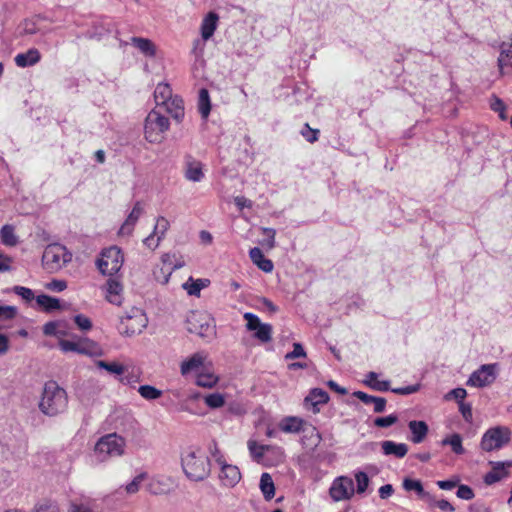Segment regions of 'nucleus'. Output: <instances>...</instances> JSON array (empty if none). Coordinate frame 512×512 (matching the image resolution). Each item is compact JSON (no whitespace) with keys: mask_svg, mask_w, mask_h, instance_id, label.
I'll return each mask as SVG.
<instances>
[{"mask_svg":"<svg viewBox=\"0 0 512 512\" xmlns=\"http://www.w3.org/2000/svg\"><path fill=\"white\" fill-rule=\"evenodd\" d=\"M498 364H484L474 371L467 381V385L482 388L492 384L496 379Z\"/></svg>","mask_w":512,"mask_h":512,"instance_id":"1a4fd4ad","label":"nucleus"},{"mask_svg":"<svg viewBox=\"0 0 512 512\" xmlns=\"http://www.w3.org/2000/svg\"><path fill=\"white\" fill-rule=\"evenodd\" d=\"M0 237L4 245L15 246L18 243V238L12 225H4L0 230Z\"/></svg>","mask_w":512,"mask_h":512,"instance_id":"a19ab883","label":"nucleus"},{"mask_svg":"<svg viewBox=\"0 0 512 512\" xmlns=\"http://www.w3.org/2000/svg\"><path fill=\"white\" fill-rule=\"evenodd\" d=\"M408 428L411 432L410 440L415 444L423 442L429 430L426 422L417 420L410 421L408 423Z\"/></svg>","mask_w":512,"mask_h":512,"instance_id":"b1692460","label":"nucleus"},{"mask_svg":"<svg viewBox=\"0 0 512 512\" xmlns=\"http://www.w3.org/2000/svg\"><path fill=\"white\" fill-rule=\"evenodd\" d=\"M186 323L187 330L190 333L199 335L200 337L209 336L214 331V327L212 326V319L210 315L206 312H190L187 316Z\"/></svg>","mask_w":512,"mask_h":512,"instance_id":"6e6552de","label":"nucleus"},{"mask_svg":"<svg viewBox=\"0 0 512 512\" xmlns=\"http://www.w3.org/2000/svg\"><path fill=\"white\" fill-rule=\"evenodd\" d=\"M304 421L301 418L289 416L279 422V428L285 433H298L302 430Z\"/></svg>","mask_w":512,"mask_h":512,"instance_id":"c756f323","label":"nucleus"},{"mask_svg":"<svg viewBox=\"0 0 512 512\" xmlns=\"http://www.w3.org/2000/svg\"><path fill=\"white\" fill-rule=\"evenodd\" d=\"M158 107H164L165 111L178 122L184 117L183 100L177 95L173 96L168 101H165V103H162V105H159Z\"/></svg>","mask_w":512,"mask_h":512,"instance_id":"4be33fe9","label":"nucleus"},{"mask_svg":"<svg viewBox=\"0 0 512 512\" xmlns=\"http://www.w3.org/2000/svg\"><path fill=\"white\" fill-rule=\"evenodd\" d=\"M106 299L114 305H121L123 297H122V291L123 286L122 284L114 278H110L107 280L106 283Z\"/></svg>","mask_w":512,"mask_h":512,"instance_id":"aec40b11","label":"nucleus"},{"mask_svg":"<svg viewBox=\"0 0 512 512\" xmlns=\"http://www.w3.org/2000/svg\"><path fill=\"white\" fill-rule=\"evenodd\" d=\"M68 512H94L92 508L84 503L72 502L69 506Z\"/></svg>","mask_w":512,"mask_h":512,"instance_id":"69168bd1","label":"nucleus"},{"mask_svg":"<svg viewBox=\"0 0 512 512\" xmlns=\"http://www.w3.org/2000/svg\"><path fill=\"white\" fill-rule=\"evenodd\" d=\"M173 97L172 89L168 83H159L154 91V99L157 106L162 105Z\"/></svg>","mask_w":512,"mask_h":512,"instance_id":"72a5a7b5","label":"nucleus"},{"mask_svg":"<svg viewBox=\"0 0 512 512\" xmlns=\"http://www.w3.org/2000/svg\"><path fill=\"white\" fill-rule=\"evenodd\" d=\"M377 374L375 372H369L367 375V379L365 380V384L370 386L372 389L377 391H388L389 390V381H379L376 380Z\"/></svg>","mask_w":512,"mask_h":512,"instance_id":"37998d69","label":"nucleus"},{"mask_svg":"<svg viewBox=\"0 0 512 512\" xmlns=\"http://www.w3.org/2000/svg\"><path fill=\"white\" fill-rule=\"evenodd\" d=\"M121 325L124 333L128 336L139 334L147 326V318L140 309H133L131 314H127L121 319Z\"/></svg>","mask_w":512,"mask_h":512,"instance_id":"9d476101","label":"nucleus"},{"mask_svg":"<svg viewBox=\"0 0 512 512\" xmlns=\"http://www.w3.org/2000/svg\"><path fill=\"white\" fill-rule=\"evenodd\" d=\"M221 472L219 479L222 485L226 487H234L241 479V473L237 466L225 462L219 464Z\"/></svg>","mask_w":512,"mask_h":512,"instance_id":"dca6fc26","label":"nucleus"},{"mask_svg":"<svg viewBox=\"0 0 512 512\" xmlns=\"http://www.w3.org/2000/svg\"><path fill=\"white\" fill-rule=\"evenodd\" d=\"M353 395L367 405L372 404L373 410L376 413H381L385 410V407H386L385 398L368 395L367 393L362 392V391H355L353 393Z\"/></svg>","mask_w":512,"mask_h":512,"instance_id":"bb28decb","label":"nucleus"},{"mask_svg":"<svg viewBox=\"0 0 512 512\" xmlns=\"http://www.w3.org/2000/svg\"><path fill=\"white\" fill-rule=\"evenodd\" d=\"M209 451H210L211 456L215 459V461L218 464L225 462V459H224L216 441H214V440L212 441V443L209 446Z\"/></svg>","mask_w":512,"mask_h":512,"instance_id":"052dcab7","label":"nucleus"},{"mask_svg":"<svg viewBox=\"0 0 512 512\" xmlns=\"http://www.w3.org/2000/svg\"><path fill=\"white\" fill-rule=\"evenodd\" d=\"M170 228V222L164 216H158L153 232L144 239V245L148 248L155 250L165 237L166 232Z\"/></svg>","mask_w":512,"mask_h":512,"instance_id":"4468645a","label":"nucleus"},{"mask_svg":"<svg viewBox=\"0 0 512 512\" xmlns=\"http://www.w3.org/2000/svg\"><path fill=\"white\" fill-rule=\"evenodd\" d=\"M398 421V417L395 414L388 415L386 417H378L374 420V425L377 427H389Z\"/></svg>","mask_w":512,"mask_h":512,"instance_id":"864d4df0","label":"nucleus"},{"mask_svg":"<svg viewBox=\"0 0 512 512\" xmlns=\"http://www.w3.org/2000/svg\"><path fill=\"white\" fill-rule=\"evenodd\" d=\"M41 59V54L36 48H31L25 53H20L15 57V63L18 67L24 68L37 64Z\"/></svg>","mask_w":512,"mask_h":512,"instance_id":"a878e982","label":"nucleus"},{"mask_svg":"<svg viewBox=\"0 0 512 512\" xmlns=\"http://www.w3.org/2000/svg\"><path fill=\"white\" fill-rule=\"evenodd\" d=\"M198 109L202 118L206 119L211 111L210 96L207 89L202 88L199 91Z\"/></svg>","mask_w":512,"mask_h":512,"instance_id":"c9c22d12","label":"nucleus"},{"mask_svg":"<svg viewBox=\"0 0 512 512\" xmlns=\"http://www.w3.org/2000/svg\"><path fill=\"white\" fill-rule=\"evenodd\" d=\"M185 177L192 182H199L204 177L203 164L200 161L189 159L185 165Z\"/></svg>","mask_w":512,"mask_h":512,"instance_id":"393cba45","label":"nucleus"},{"mask_svg":"<svg viewBox=\"0 0 512 512\" xmlns=\"http://www.w3.org/2000/svg\"><path fill=\"white\" fill-rule=\"evenodd\" d=\"M184 265L185 261L182 259V257H180L173 263L172 267L169 268V270L164 274L162 279L156 273L155 277L160 283L167 284L172 272L176 269L182 268Z\"/></svg>","mask_w":512,"mask_h":512,"instance_id":"603ef678","label":"nucleus"},{"mask_svg":"<svg viewBox=\"0 0 512 512\" xmlns=\"http://www.w3.org/2000/svg\"><path fill=\"white\" fill-rule=\"evenodd\" d=\"M169 126V120L165 116L156 110L150 111L144 125L146 140L150 143L160 142L163 138V133L169 129Z\"/></svg>","mask_w":512,"mask_h":512,"instance_id":"39448f33","label":"nucleus"},{"mask_svg":"<svg viewBox=\"0 0 512 512\" xmlns=\"http://www.w3.org/2000/svg\"><path fill=\"white\" fill-rule=\"evenodd\" d=\"M318 134L319 130L310 128L308 124H306L305 128L302 130L303 137L310 143L317 141Z\"/></svg>","mask_w":512,"mask_h":512,"instance_id":"680f3d73","label":"nucleus"},{"mask_svg":"<svg viewBox=\"0 0 512 512\" xmlns=\"http://www.w3.org/2000/svg\"><path fill=\"white\" fill-rule=\"evenodd\" d=\"M33 512H60V508L55 502L46 500L36 504Z\"/></svg>","mask_w":512,"mask_h":512,"instance_id":"3c124183","label":"nucleus"},{"mask_svg":"<svg viewBox=\"0 0 512 512\" xmlns=\"http://www.w3.org/2000/svg\"><path fill=\"white\" fill-rule=\"evenodd\" d=\"M74 321L75 323L77 324V326L81 329V330H90L92 328V322L91 320L82 315V314H79V315H76L74 317Z\"/></svg>","mask_w":512,"mask_h":512,"instance_id":"bf43d9fd","label":"nucleus"},{"mask_svg":"<svg viewBox=\"0 0 512 512\" xmlns=\"http://www.w3.org/2000/svg\"><path fill=\"white\" fill-rule=\"evenodd\" d=\"M43 331L46 335L62 336L64 332L59 329V323L48 322L44 325Z\"/></svg>","mask_w":512,"mask_h":512,"instance_id":"13d9d810","label":"nucleus"},{"mask_svg":"<svg viewBox=\"0 0 512 512\" xmlns=\"http://www.w3.org/2000/svg\"><path fill=\"white\" fill-rule=\"evenodd\" d=\"M217 22H218V15L214 12H210L207 14V16L203 19L201 24V36L203 40L210 39L216 28H217Z\"/></svg>","mask_w":512,"mask_h":512,"instance_id":"cd10ccee","label":"nucleus"},{"mask_svg":"<svg viewBox=\"0 0 512 512\" xmlns=\"http://www.w3.org/2000/svg\"><path fill=\"white\" fill-rule=\"evenodd\" d=\"M204 360L205 356L200 352H197L184 360L180 366V372L182 376H187L192 372H199L200 368L204 364Z\"/></svg>","mask_w":512,"mask_h":512,"instance_id":"412c9836","label":"nucleus"},{"mask_svg":"<svg viewBox=\"0 0 512 512\" xmlns=\"http://www.w3.org/2000/svg\"><path fill=\"white\" fill-rule=\"evenodd\" d=\"M442 445H450L454 453L461 455L464 454L465 450L462 446V438L458 433H453L450 436L444 438L441 442Z\"/></svg>","mask_w":512,"mask_h":512,"instance_id":"ea45409f","label":"nucleus"},{"mask_svg":"<svg viewBox=\"0 0 512 512\" xmlns=\"http://www.w3.org/2000/svg\"><path fill=\"white\" fill-rule=\"evenodd\" d=\"M124 256L117 246H111L104 249L100 258L97 260V267L103 275L112 276L122 267Z\"/></svg>","mask_w":512,"mask_h":512,"instance_id":"423d86ee","label":"nucleus"},{"mask_svg":"<svg viewBox=\"0 0 512 512\" xmlns=\"http://www.w3.org/2000/svg\"><path fill=\"white\" fill-rule=\"evenodd\" d=\"M329 493L334 501L350 499L355 493L353 480L345 476L338 477L333 481Z\"/></svg>","mask_w":512,"mask_h":512,"instance_id":"f8f14e48","label":"nucleus"},{"mask_svg":"<svg viewBox=\"0 0 512 512\" xmlns=\"http://www.w3.org/2000/svg\"><path fill=\"white\" fill-rule=\"evenodd\" d=\"M138 392L146 400H156L162 396V391L151 385L140 386Z\"/></svg>","mask_w":512,"mask_h":512,"instance_id":"a18cd8bd","label":"nucleus"},{"mask_svg":"<svg viewBox=\"0 0 512 512\" xmlns=\"http://www.w3.org/2000/svg\"><path fill=\"white\" fill-rule=\"evenodd\" d=\"M248 449L251 453V456L257 461L260 462L266 451L270 449L268 445H260L255 440L248 441Z\"/></svg>","mask_w":512,"mask_h":512,"instance_id":"79ce46f5","label":"nucleus"},{"mask_svg":"<svg viewBox=\"0 0 512 512\" xmlns=\"http://www.w3.org/2000/svg\"><path fill=\"white\" fill-rule=\"evenodd\" d=\"M403 487L406 491H415L419 497L426 501L432 500L430 493L424 491L422 483L419 480L406 478L403 481Z\"/></svg>","mask_w":512,"mask_h":512,"instance_id":"473e14b6","label":"nucleus"},{"mask_svg":"<svg viewBox=\"0 0 512 512\" xmlns=\"http://www.w3.org/2000/svg\"><path fill=\"white\" fill-rule=\"evenodd\" d=\"M132 44L138 48L143 54L149 57H154L156 54V48L153 42L147 38L133 37L131 39Z\"/></svg>","mask_w":512,"mask_h":512,"instance_id":"2f4dec72","label":"nucleus"},{"mask_svg":"<svg viewBox=\"0 0 512 512\" xmlns=\"http://www.w3.org/2000/svg\"><path fill=\"white\" fill-rule=\"evenodd\" d=\"M205 403L210 408H220L225 404V398L220 393H213L205 397Z\"/></svg>","mask_w":512,"mask_h":512,"instance_id":"8fccbe9b","label":"nucleus"},{"mask_svg":"<svg viewBox=\"0 0 512 512\" xmlns=\"http://www.w3.org/2000/svg\"><path fill=\"white\" fill-rule=\"evenodd\" d=\"M511 438V431L504 426H497L488 429L482 439L481 448L487 452L499 450L507 445Z\"/></svg>","mask_w":512,"mask_h":512,"instance_id":"0eeeda50","label":"nucleus"},{"mask_svg":"<svg viewBox=\"0 0 512 512\" xmlns=\"http://www.w3.org/2000/svg\"><path fill=\"white\" fill-rule=\"evenodd\" d=\"M97 367L106 370L109 374L115 376H123L127 372V368L118 362L97 361Z\"/></svg>","mask_w":512,"mask_h":512,"instance_id":"e433bc0d","label":"nucleus"},{"mask_svg":"<svg viewBox=\"0 0 512 512\" xmlns=\"http://www.w3.org/2000/svg\"><path fill=\"white\" fill-rule=\"evenodd\" d=\"M260 489L266 500H270L275 495V486L269 473H263L260 478Z\"/></svg>","mask_w":512,"mask_h":512,"instance_id":"f704fd0d","label":"nucleus"},{"mask_svg":"<svg viewBox=\"0 0 512 512\" xmlns=\"http://www.w3.org/2000/svg\"><path fill=\"white\" fill-rule=\"evenodd\" d=\"M13 292L26 301H31L34 298V293L30 288L15 286Z\"/></svg>","mask_w":512,"mask_h":512,"instance_id":"6e6d98bb","label":"nucleus"},{"mask_svg":"<svg viewBox=\"0 0 512 512\" xmlns=\"http://www.w3.org/2000/svg\"><path fill=\"white\" fill-rule=\"evenodd\" d=\"M181 465L186 477L196 482L205 480L211 472L209 458L197 447H188L183 451Z\"/></svg>","mask_w":512,"mask_h":512,"instance_id":"f257e3e1","label":"nucleus"},{"mask_svg":"<svg viewBox=\"0 0 512 512\" xmlns=\"http://www.w3.org/2000/svg\"><path fill=\"white\" fill-rule=\"evenodd\" d=\"M67 406L66 391L55 381L46 382L39 402L40 411L49 417H54L63 413Z\"/></svg>","mask_w":512,"mask_h":512,"instance_id":"f03ea898","label":"nucleus"},{"mask_svg":"<svg viewBox=\"0 0 512 512\" xmlns=\"http://www.w3.org/2000/svg\"><path fill=\"white\" fill-rule=\"evenodd\" d=\"M126 440L117 433H109L100 437L94 446V456L98 462H107L112 458L125 454Z\"/></svg>","mask_w":512,"mask_h":512,"instance_id":"7ed1b4c3","label":"nucleus"},{"mask_svg":"<svg viewBox=\"0 0 512 512\" xmlns=\"http://www.w3.org/2000/svg\"><path fill=\"white\" fill-rule=\"evenodd\" d=\"M489 464L491 465L492 470L488 472L484 477V481L488 485L494 484L506 478L509 475V469L512 468V460L504 462L491 461Z\"/></svg>","mask_w":512,"mask_h":512,"instance_id":"2eb2a0df","label":"nucleus"},{"mask_svg":"<svg viewBox=\"0 0 512 512\" xmlns=\"http://www.w3.org/2000/svg\"><path fill=\"white\" fill-rule=\"evenodd\" d=\"M459 410L467 422L472 421V407L469 403L461 402L459 405Z\"/></svg>","mask_w":512,"mask_h":512,"instance_id":"0e129e2a","label":"nucleus"},{"mask_svg":"<svg viewBox=\"0 0 512 512\" xmlns=\"http://www.w3.org/2000/svg\"><path fill=\"white\" fill-rule=\"evenodd\" d=\"M143 211L144 209L141 202H136L132 211L129 213L125 222L121 226L119 233L121 235H130L134 229L135 224L143 214Z\"/></svg>","mask_w":512,"mask_h":512,"instance_id":"6ab92c4d","label":"nucleus"},{"mask_svg":"<svg viewBox=\"0 0 512 512\" xmlns=\"http://www.w3.org/2000/svg\"><path fill=\"white\" fill-rule=\"evenodd\" d=\"M210 284L208 279H193L189 277V279L182 285L183 289L190 296H199L200 291L207 287Z\"/></svg>","mask_w":512,"mask_h":512,"instance_id":"7c9ffc66","label":"nucleus"},{"mask_svg":"<svg viewBox=\"0 0 512 512\" xmlns=\"http://www.w3.org/2000/svg\"><path fill=\"white\" fill-rule=\"evenodd\" d=\"M148 478V474L146 472H141L134 479L125 485L124 489L127 494H135L139 491L142 483Z\"/></svg>","mask_w":512,"mask_h":512,"instance_id":"c03bdc74","label":"nucleus"},{"mask_svg":"<svg viewBox=\"0 0 512 512\" xmlns=\"http://www.w3.org/2000/svg\"><path fill=\"white\" fill-rule=\"evenodd\" d=\"M355 481H356V492L358 494H363L370 483V479L365 472L358 471L355 473Z\"/></svg>","mask_w":512,"mask_h":512,"instance_id":"49530a36","label":"nucleus"},{"mask_svg":"<svg viewBox=\"0 0 512 512\" xmlns=\"http://www.w3.org/2000/svg\"><path fill=\"white\" fill-rule=\"evenodd\" d=\"M498 67L502 75L512 73V44L503 42L499 46Z\"/></svg>","mask_w":512,"mask_h":512,"instance_id":"a211bd4d","label":"nucleus"},{"mask_svg":"<svg viewBox=\"0 0 512 512\" xmlns=\"http://www.w3.org/2000/svg\"><path fill=\"white\" fill-rule=\"evenodd\" d=\"M36 302L39 307L45 311L50 312L60 308V301L57 298L48 295H39L36 297Z\"/></svg>","mask_w":512,"mask_h":512,"instance_id":"4c0bfd02","label":"nucleus"},{"mask_svg":"<svg viewBox=\"0 0 512 512\" xmlns=\"http://www.w3.org/2000/svg\"><path fill=\"white\" fill-rule=\"evenodd\" d=\"M381 448L384 455L396 458H403L408 452V446L405 443H396L391 440L381 442Z\"/></svg>","mask_w":512,"mask_h":512,"instance_id":"5701e85b","label":"nucleus"},{"mask_svg":"<svg viewBox=\"0 0 512 512\" xmlns=\"http://www.w3.org/2000/svg\"><path fill=\"white\" fill-rule=\"evenodd\" d=\"M218 382V377L209 371H201L197 375L196 384L204 388H212Z\"/></svg>","mask_w":512,"mask_h":512,"instance_id":"58836bf2","label":"nucleus"},{"mask_svg":"<svg viewBox=\"0 0 512 512\" xmlns=\"http://www.w3.org/2000/svg\"><path fill=\"white\" fill-rule=\"evenodd\" d=\"M59 347L63 352H76L91 356L101 354L98 345L87 339L83 341L60 340Z\"/></svg>","mask_w":512,"mask_h":512,"instance_id":"ddd939ff","label":"nucleus"},{"mask_svg":"<svg viewBox=\"0 0 512 512\" xmlns=\"http://www.w3.org/2000/svg\"><path fill=\"white\" fill-rule=\"evenodd\" d=\"M17 315V308L14 306H0V319L10 320Z\"/></svg>","mask_w":512,"mask_h":512,"instance_id":"4d7b16f0","label":"nucleus"},{"mask_svg":"<svg viewBox=\"0 0 512 512\" xmlns=\"http://www.w3.org/2000/svg\"><path fill=\"white\" fill-rule=\"evenodd\" d=\"M431 504L436 505L440 510L445 512H453L454 507L447 501V500H439L436 501L432 498V500L429 501Z\"/></svg>","mask_w":512,"mask_h":512,"instance_id":"338daca9","label":"nucleus"},{"mask_svg":"<svg viewBox=\"0 0 512 512\" xmlns=\"http://www.w3.org/2000/svg\"><path fill=\"white\" fill-rule=\"evenodd\" d=\"M490 107L493 111L497 112L501 120L507 119L506 105L497 96H493L490 101Z\"/></svg>","mask_w":512,"mask_h":512,"instance_id":"de8ad7c7","label":"nucleus"},{"mask_svg":"<svg viewBox=\"0 0 512 512\" xmlns=\"http://www.w3.org/2000/svg\"><path fill=\"white\" fill-rule=\"evenodd\" d=\"M246 320V328L249 331H255L254 337L263 343L271 340L272 326L267 323H261L258 316L253 313L247 312L243 315Z\"/></svg>","mask_w":512,"mask_h":512,"instance_id":"9b49d317","label":"nucleus"},{"mask_svg":"<svg viewBox=\"0 0 512 512\" xmlns=\"http://www.w3.org/2000/svg\"><path fill=\"white\" fill-rule=\"evenodd\" d=\"M71 259L72 254L58 243L48 245L42 255L43 266L50 273L61 270Z\"/></svg>","mask_w":512,"mask_h":512,"instance_id":"20e7f679","label":"nucleus"},{"mask_svg":"<svg viewBox=\"0 0 512 512\" xmlns=\"http://www.w3.org/2000/svg\"><path fill=\"white\" fill-rule=\"evenodd\" d=\"M328 400L329 396L326 391L320 388H314L305 397L304 406L313 413H318L320 411L318 406L326 404Z\"/></svg>","mask_w":512,"mask_h":512,"instance_id":"f3484780","label":"nucleus"},{"mask_svg":"<svg viewBox=\"0 0 512 512\" xmlns=\"http://www.w3.org/2000/svg\"><path fill=\"white\" fill-rule=\"evenodd\" d=\"M457 496L461 499L470 500L474 497V493L469 486L460 485L457 490Z\"/></svg>","mask_w":512,"mask_h":512,"instance_id":"e2e57ef3","label":"nucleus"},{"mask_svg":"<svg viewBox=\"0 0 512 512\" xmlns=\"http://www.w3.org/2000/svg\"><path fill=\"white\" fill-rule=\"evenodd\" d=\"M67 287V284L63 280H53L50 283L47 284V288L53 291L61 292L65 290Z\"/></svg>","mask_w":512,"mask_h":512,"instance_id":"774afa93","label":"nucleus"},{"mask_svg":"<svg viewBox=\"0 0 512 512\" xmlns=\"http://www.w3.org/2000/svg\"><path fill=\"white\" fill-rule=\"evenodd\" d=\"M306 356L303 346L300 343H294L293 350L285 355V359L306 358Z\"/></svg>","mask_w":512,"mask_h":512,"instance_id":"5fc2aeb1","label":"nucleus"},{"mask_svg":"<svg viewBox=\"0 0 512 512\" xmlns=\"http://www.w3.org/2000/svg\"><path fill=\"white\" fill-rule=\"evenodd\" d=\"M249 256L252 262L264 272H271L273 270V263L271 260L264 257L262 251L258 247L250 249Z\"/></svg>","mask_w":512,"mask_h":512,"instance_id":"c85d7f7f","label":"nucleus"},{"mask_svg":"<svg viewBox=\"0 0 512 512\" xmlns=\"http://www.w3.org/2000/svg\"><path fill=\"white\" fill-rule=\"evenodd\" d=\"M262 233L266 236L260 244L267 250H271L275 247V234L276 231L273 228H262Z\"/></svg>","mask_w":512,"mask_h":512,"instance_id":"09e8293b","label":"nucleus"}]
</instances>
